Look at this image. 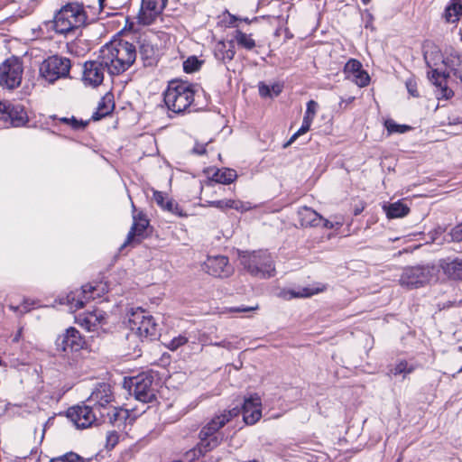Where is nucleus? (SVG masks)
Masks as SVG:
<instances>
[{
  "label": "nucleus",
  "mask_w": 462,
  "mask_h": 462,
  "mask_svg": "<svg viewBox=\"0 0 462 462\" xmlns=\"http://www.w3.org/2000/svg\"><path fill=\"white\" fill-rule=\"evenodd\" d=\"M106 71L110 76L126 71L136 60V48L125 41H113L103 46L99 51Z\"/></svg>",
  "instance_id": "1"
},
{
  "label": "nucleus",
  "mask_w": 462,
  "mask_h": 462,
  "mask_svg": "<svg viewBox=\"0 0 462 462\" xmlns=\"http://www.w3.org/2000/svg\"><path fill=\"white\" fill-rule=\"evenodd\" d=\"M442 63L446 69L439 72V69H435L428 73L430 80L436 86V96L438 98L449 99L453 97L454 92L447 86V79L453 76L456 79L462 82V54L455 50L447 52Z\"/></svg>",
  "instance_id": "2"
},
{
  "label": "nucleus",
  "mask_w": 462,
  "mask_h": 462,
  "mask_svg": "<svg viewBox=\"0 0 462 462\" xmlns=\"http://www.w3.org/2000/svg\"><path fill=\"white\" fill-rule=\"evenodd\" d=\"M239 414L237 408L225 410L215 415L200 430V442L197 448L187 453L189 457L202 456L208 451L215 448L220 443V439L215 434L223 428L228 421Z\"/></svg>",
  "instance_id": "3"
},
{
  "label": "nucleus",
  "mask_w": 462,
  "mask_h": 462,
  "mask_svg": "<svg viewBox=\"0 0 462 462\" xmlns=\"http://www.w3.org/2000/svg\"><path fill=\"white\" fill-rule=\"evenodd\" d=\"M87 14L84 6L79 3H69L56 12L53 21V30L61 35L73 33L87 23Z\"/></svg>",
  "instance_id": "4"
},
{
  "label": "nucleus",
  "mask_w": 462,
  "mask_h": 462,
  "mask_svg": "<svg viewBox=\"0 0 462 462\" xmlns=\"http://www.w3.org/2000/svg\"><path fill=\"white\" fill-rule=\"evenodd\" d=\"M198 90L197 85L178 80L171 81L164 93L165 105L173 113H183L192 106Z\"/></svg>",
  "instance_id": "5"
},
{
  "label": "nucleus",
  "mask_w": 462,
  "mask_h": 462,
  "mask_svg": "<svg viewBox=\"0 0 462 462\" xmlns=\"http://www.w3.org/2000/svg\"><path fill=\"white\" fill-rule=\"evenodd\" d=\"M241 263L251 275L256 278L268 279L276 273L274 262L267 251L246 253L241 256Z\"/></svg>",
  "instance_id": "6"
},
{
  "label": "nucleus",
  "mask_w": 462,
  "mask_h": 462,
  "mask_svg": "<svg viewBox=\"0 0 462 462\" xmlns=\"http://www.w3.org/2000/svg\"><path fill=\"white\" fill-rule=\"evenodd\" d=\"M106 292H107L106 283L98 282L95 285L89 283L83 285L79 290L70 291L65 297H60L59 303L68 305L70 310L75 311L81 309L86 301L99 298Z\"/></svg>",
  "instance_id": "7"
},
{
  "label": "nucleus",
  "mask_w": 462,
  "mask_h": 462,
  "mask_svg": "<svg viewBox=\"0 0 462 462\" xmlns=\"http://www.w3.org/2000/svg\"><path fill=\"white\" fill-rule=\"evenodd\" d=\"M23 60L15 56L5 59L0 64V88L6 90L17 88L23 80Z\"/></svg>",
  "instance_id": "8"
},
{
  "label": "nucleus",
  "mask_w": 462,
  "mask_h": 462,
  "mask_svg": "<svg viewBox=\"0 0 462 462\" xmlns=\"http://www.w3.org/2000/svg\"><path fill=\"white\" fill-rule=\"evenodd\" d=\"M128 327L141 339L156 336V323L152 315L142 308L132 309L128 315Z\"/></svg>",
  "instance_id": "9"
},
{
  "label": "nucleus",
  "mask_w": 462,
  "mask_h": 462,
  "mask_svg": "<svg viewBox=\"0 0 462 462\" xmlns=\"http://www.w3.org/2000/svg\"><path fill=\"white\" fill-rule=\"evenodd\" d=\"M71 68L69 58L53 55L45 59L40 65V76L49 83L68 78Z\"/></svg>",
  "instance_id": "10"
},
{
  "label": "nucleus",
  "mask_w": 462,
  "mask_h": 462,
  "mask_svg": "<svg viewBox=\"0 0 462 462\" xmlns=\"http://www.w3.org/2000/svg\"><path fill=\"white\" fill-rule=\"evenodd\" d=\"M435 277V268L429 265L403 268L399 279L402 287L411 290L424 286Z\"/></svg>",
  "instance_id": "11"
},
{
  "label": "nucleus",
  "mask_w": 462,
  "mask_h": 462,
  "mask_svg": "<svg viewBox=\"0 0 462 462\" xmlns=\"http://www.w3.org/2000/svg\"><path fill=\"white\" fill-rule=\"evenodd\" d=\"M130 393L134 398L143 403H148L156 399V385L153 376L148 374H141L131 379Z\"/></svg>",
  "instance_id": "12"
},
{
  "label": "nucleus",
  "mask_w": 462,
  "mask_h": 462,
  "mask_svg": "<svg viewBox=\"0 0 462 462\" xmlns=\"http://www.w3.org/2000/svg\"><path fill=\"white\" fill-rule=\"evenodd\" d=\"M67 417L79 429H86L99 423V414L92 405H77L68 409Z\"/></svg>",
  "instance_id": "13"
},
{
  "label": "nucleus",
  "mask_w": 462,
  "mask_h": 462,
  "mask_svg": "<svg viewBox=\"0 0 462 462\" xmlns=\"http://www.w3.org/2000/svg\"><path fill=\"white\" fill-rule=\"evenodd\" d=\"M105 71H106V66L99 54L97 60L85 62L82 81L86 86L97 88L103 83Z\"/></svg>",
  "instance_id": "14"
},
{
  "label": "nucleus",
  "mask_w": 462,
  "mask_h": 462,
  "mask_svg": "<svg viewBox=\"0 0 462 462\" xmlns=\"http://www.w3.org/2000/svg\"><path fill=\"white\" fill-rule=\"evenodd\" d=\"M55 345L58 350L63 352H77L85 346L86 341L81 337L79 330L73 327H69L62 334L59 335Z\"/></svg>",
  "instance_id": "15"
},
{
  "label": "nucleus",
  "mask_w": 462,
  "mask_h": 462,
  "mask_svg": "<svg viewBox=\"0 0 462 462\" xmlns=\"http://www.w3.org/2000/svg\"><path fill=\"white\" fill-rule=\"evenodd\" d=\"M203 270L217 278H227L232 275L234 268L225 255L208 256L203 264Z\"/></svg>",
  "instance_id": "16"
},
{
  "label": "nucleus",
  "mask_w": 462,
  "mask_h": 462,
  "mask_svg": "<svg viewBox=\"0 0 462 462\" xmlns=\"http://www.w3.org/2000/svg\"><path fill=\"white\" fill-rule=\"evenodd\" d=\"M113 401L114 395L111 386L107 383L98 384L88 398V402L91 403L93 408L97 411L101 418L105 416V412L103 411H106Z\"/></svg>",
  "instance_id": "17"
},
{
  "label": "nucleus",
  "mask_w": 462,
  "mask_h": 462,
  "mask_svg": "<svg viewBox=\"0 0 462 462\" xmlns=\"http://www.w3.org/2000/svg\"><path fill=\"white\" fill-rule=\"evenodd\" d=\"M167 0H142L138 22L143 25L152 24L162 14Z\"/></svg>",
  "instance_id": "18"
},
{
  "label": "nucleus",
  "mask_w": 462,
  "mask_h": 462,
  "mask_svg": "<svg viewBox=\"0 0 462 462\" xmlns=\"http://www.w3.org/2000/svg\"><path fill=\"white\" fill-rule=\"evenodd\" d=\"M243 418L246 424L254 425L262 417V402L258 394L250 395L245 399Z\"/></svg>",
  "instance_id": "19"
},
{
  "label": "nucleus",
  "mask_w": 462,
  "mask_h": 462,
  "mask_svg": "<svg viewBox=\"0 0 462 462\" xmlns=\"http://www.w3.org/2000/svg\"><path fill=\"white\" fill-rule=\"evenodd\" d=\"M78 323L88 331H96L105 324L106 313L100 310L88 311L77 318Z\"/></svg>",
  "instance_id": "20"
},
{
  "label": "nucleus",
  "mask_w": 462,
  "mask_h": 462,
  "mask_svg": "<svg viewBox=\"0 0 462 462\" xmlns=\"http://www.w3.org/2000/svg\"><path fill=\"white\" fill-rule=\"evenodd\" d=\"M318 106V103L314 100H310L307 103V107L300 128L291 137V139L284 145V147H287L288 145L291 144L300 135L306 134L310 130V125L316 116Z\"/></svg>",
  "instance_id": "21"
},
{
  "label": "nucleus",
  "mask_w": 462,
  "mask_h": 462,
  "mask_svg": "<svg viewBox=\"0 0 462 462\" xmlns=\"http://www.w3.org/2000/svg\"><path fill=\"white\" fill-rule=\"evenodd\" d=\"M2 119L10 121L14 127L23 126L28 121L27 114L22 106H9L2 113Z\"/></svg>",
  "instance_id": "22"
},
{
  "label": "nucleus",
  "mask_w": 462,
  "mask_h": 462,
  "mask_svg": "<svg viewBox=\"0 0 462 462\" xmlns=\"http://www.w3.org/2000/svg\"><path fill=\"white\" fill-rule=\"evenodd\" d=\"M214 57L226 64L231 61L236 55L234 41H218L213 48Z\"/></svg>",
  "instance_id": "23"
},
{
  "label": "nucleus",
  "mask_w": 462,
  "mask_h": 462,
  "mask_svg": "<svg viewBox=\"0 0 462 462\" xmlns=\"http://www.w3.org/2000/svg\"><path fill=\"white\" fill-rule=\"evenodd\" d=\"M133 225L127 235L125 242L122 245L121 248L131 244L136 236H142L146 227L149 225L148 219L143 213H138L137 215L133 216Z\"/></svg>",
  "instance_id": "24"
},
{
  "label": "nucleus",
  "mask_w": 462,
  "mask_h": 462,
  "mask_svg": "<svg viewBox=\"0 0 462 462\" xmlns=\"http://www.w3.org/2000/svg\"><path fill=\"white\" fill-rule=\"evenodd\" d=\"M103 411L105 416L103 418L99 416V423L108 422L114 426L120 427L128 418V411L122 408L110 406L106 411Z\"/></svg>",
  "instance_id": "25"
},
{
  "label": "nucleus",
  "mask_w": 462,
  "mask_h": 462,
  "mask_svg": "<svg viewBox=\"0 0 462 462\" xmlns=\"http://www.w3.org/2000/svg\"><path fill=\"white\" fill-rule=\"evenodd\" d=\"M444 57L439 47L435 44L427 43L423 46V58L427 66L431 69V71L435 69V67L440 62L442 63Z\"/></svg>",
  "instance_id": "26"
},
{
  "label": "nucleus",
  "mask_w": 462,
  "mask_h": 462,
  "mask_svg": "<svg viewBox=\"0 0 462 462\" xmlns=\"http://www.w3.org/2000/svg\"><path fill=\"white\" fill-rule=\"evenodd\" d=\"M298 217L302 226H318L321 224L323 217L309 207H301L298 210Z\"/></svg>",
  "instance_id": "27"
},
{
  "label": "nucleus",
  "mask_w": 462,
  "mask_h": 462,
  "mask_svg": "<svg viewBox=\"0 0 462 462\" xmlns=\"http://www.w3.org/2000/svg\"><path fill=\"white\" fill-rule=\"evenodd\" d=\"M440 267L448 278L462 280V258L442 260L440 262Z\"/></svg>",
  "instance_id": "28"
},
{
  "label": "nucleus",
  "mask_w": 462,
  "mask_h": 462,
  "mask_svg": "<svg viewBox=\"0 0 462 462\" xmlns=\"http://www.w3.org/2000/svg\"><path fill=\"white\" fill-rule=\"evenodd\" d=\"M209 206L219 208V209H226V208H234L240 212H245L252 208L251 203L243 202L240 200L235 199H221L208 202Z\"/></svg>",
  "instance_id": "29"
},
{
  "label": "nucleus",
  "mask_w": 462,
  "mask_h": 462,
  "mask_svg": "<svg viewBox=\"0 0 462 462\" xmlns=\"http://www.w3.org/2000/svg\"><path fill=\"white\" fill-rule=\"evenodd\" d=\"M462 14V1L450 0L449 4L446 6L443 17L448 23H455L458 21Z\"/></svg>",
  "instance_id": "30"
},
{
  "label": "nucleus",
  "mask_w": 462,
  "mask_h": 462,
  "mask_svg": "<svg viewBox=\"0 0 462 462\" xmlns=\"http://www.w3.org/2000/svg\"><path fill=\"white\" fill-rule=\"evenodd\" d=\"M322 289H313L310 287L298 288L293 290H288L282 292V297L285 300H291L293 298H307L314 294L322 291Z\"/></svg>",
  "instance_id": "31"
},
{
  "label": "nucleus",
  "mask_w": 462,
  "mask_h": 462,
  "mask_svg": "<svg viewBox=\"0 0 462 462\" xmlns=\"http://www.w3.org/2000/svg\"><path fill=\"white\" fill-rule=\"evenodd\" d=\"M237 178L236 171L229 168L217 170L211 177V180L221 184H229Z\"/></svg>",
  "instance_id": "32"
},
{
  "label": "nucleus",
  "mask_w": 462,
  "mask_h": 462,
  "mask_svg": "<svg viewBox=\"0 0 462 462\" xmlns=\"http://www.w3.org/2000/svg\"><path fill=\"white\" fill-rule=\"evenodd\" d=\"M234 40L237 45L246 51H253L256 47V42L252 34H247L237 29L234 32Z\"/></svg>",
  "instance_id": "33"
},
{
  "label": "nucleus",
  "mask_w": 462,
  "mask_h": 462,
  "mask_svg": "<svg viewBox=\"0 0 462 462\" xmlns=\"http://www.w3.org/2000/svg\"><path fill=\"white\" fill-rule=\"evenodd\" d=\"M140 55L145 66H152L156 61L155 49L144 41L140 45Z\"/></svg>",
  "instance_id": "34"
},
{
  "label": "nucleus",
  "mask_w": 462,
  "mask_h": 462,
  "mask_svg": "<svg viewBox=\"0 0 462 462\" xmlns=\"http://www.w3.org/2000/svg\"><path fill=\"white\" fill-rule=\"evenodd\" d=\"M408 213L409 208L401 201L392 203L386 208V215L389 218L402 217Z\"/></svg>",
  "instance_id": "35"
},
{
  "label": "nucleus",
  "mask_w": 462,
  "mask_h": 462,
  "mask_svg": "<svg viewBox=\"0 0 462 462\" xmlns=\"http://www.w3.org/2000/svg\"><path fill=\"white\" fill-rule=\"evenodd\" d=\"M153 199L156 202V204L159 207H161L163 210L174 212V210L177 208L173 201L171 199H167L165 194L161 191L155 190L153 192Z\"/></svg>",
  "instance_id": "36"
},
{
  "label": "nucleus",
  "mask_w": 462,
  "mask_h": 462,
  "mask_svg": "<svg viewBox=\"0 0 462 462\" xmlns=\"http://www.w3.org/2000/svg\"><path fill=\"white\" fill-rule=\"evenodd\" d=\"M415 370V366L412 364H409L407 361H400L391 370V374L393 375H402L405 378L408 374H411Z\"/></svg>",
  "instance_id": "37"
},
{
  "label": "nucleus",
  "mask_w": 462,
  "mask_h": 462,
  "mask_svg": "<svg viewBox=\"0 0 462 462\" xmlns=\"http://www.w3.org/2000/svg\"><path fill=\"white\" fill-rule=\"evenodd\" d=\"M114 105L106 103L105 98H103L99 103L97 111L93 114L92 119L97 121L109 115L113 110Z\"/></svg>",
  "instance_id": "38"
},
{
  "label": "nucleus",
  "mask_w": 462,
  "mask_h": 462,
  "mask_svg": "<svg viewBox=\"0 0 462 462\" xmlns=\"http://www.w3.org/2000/svg\"><path fill=\"white\" fill-rule=\"evenodd\" d=\"M202 61L196 56H190L183 62V69L186 73H192L199 70Z\"/></svg>",
  "instance_id": "39"
},
{
  "label": "nucleus",
  "mask_w": 462,
  "mask_h": 462,
  "mask_svg": "<svg viewBox=\"0 0 462 462\" xmlns=\"http://www.w3.org/2000/svg\"><path fill=\"white\" fill-rule=\"evenodd\" d=\"M360 69H362L361 62L357 60L350 59L344 67V73L346 75V78H351Z\"/></svg>",
  "instance_id": "40"
},
{
  "label": "nucleus",
  "mask_w": 462,
  "mask_h": 462,
  "mask_svg": "<svg viewBox=\"0 0 462 462\" xmlns=\"http://www.w3.org/2000/svg\"><path fill=\"white\" fill-rule=\"evenodd\" d=\"M384 125L389 134H393V133L403 134L411 129V127L409 125H398L392 119L386 120L384 123Z\"/></svg>",
  "instance_id": "41"
},
{
  "label": "nucleus",
  "mask_w": 462,
  "mask_h": 462,
  "mask_svg": "<svg viewBox=\"0 0 462 462\" xmlns=\"http://www.w3.org/2000/svg\"><path fill=\"white\" fill-rule=\"evenodd\" d=\"M351 78L353 79V81L360 88L366 87L370 82V77L368 73L363 69Z\"/></svg>",
  "instance_id": "42"
},
{
  "label": "nucleus",
  "mask_w": 462,
  "mask_h": 462,
  "mask_svg": "<svg viewBox=\"0 0 462 462\" xmlns=\"http://www.w3.org/2000/svg\"><path fill=\"white\" fill-rule=\"evenodd\" d=\"M50 462H84V460L78 454L69 452L63 456L52 458Z\"/></svg>",
  "instance_id": "43"
},
{
  "label": "nucleus",
  "mask_w": 462,
  "mask_h": 462,
  "mask_svg": "<svg viewBox=\"0 0 462 462\" xmlns=\"http://www.w3.org/2000/svg\"><path fill=\"white\" fill-rule=\"evenodd\" d=\"M186 343H188V337L183 335H179L178 337H173L166 346L170 350L175 351Z\"/></svg>",
  "instance_id": "44"
},
{
  "label": "nucleus",
  "mask_w": 462,
  "mask_h": 462,
  "mask_svg": "<svg viewBox=\"0 0 462 462\" xmlns=\"http://www.w3.org/2000/svg\"><path fill=\"white\" fill-rule=\"evenodd\" d=\"M405 85H406L407 91L411 96H412L414 97H419V92L417 90V83L414 79H407Z\"/></svg>",
  "instance_id": "45"
},
{
  "label": "nucleus",
  "mask_w": 462,
  "mask_h": 462,
  "mask_svg": "<svg viewBox=\"0 0 462 462\" xmlns=\"http://www.w3.org/2000/svg\"><path fill=\"white\" fill-rule=\"evenodd\" d=\"M450 236L453 241H462V223L453 227L450 231Z\"/></svg>",
  "instance_id": "46"
},
{
  "label": "nucleus",
  "mask_w": 462,
  "mask_h": 462,
  "mask_svg": "<svg viewBox=\"0 0 462 462\" xmlns=\"http://www.w3.org/2000/svg\"><path fill=\"white\" fill-rule=\"evenodd\" d=\"M69 125L74 130H83L87 126V122L78 120L77 118L72 116L69 118Z\"/></svg>",
  "instance_id": "47"
},
{
  "label": "nucleus",
  "mask_w": 462,
  "mask_h": 462,
  "mask_svg": "<svg viewBox=\"0 0 462 462\" xmlns=\"http://www.w3.org/2000/svg\"><path fill=\"white\" fill-rule=\"evenodd\" d=\"M321 224L323 225L324 227L332 229V228H338V227L342 226L343 221L337 220V221L333 222L331 220L323 218V220L321 221Z\"/></svg>",
  "instance_id": "48"
},
{
  "label": "nucleus",
  "mask_w": 462,
  "mask_h": 462,
  "mask_svg": "<svg viewBox=\"0 0 462 462\" xmlns=\"http://www.w3.org/2000/svg\"><path fill=\"white\" fill-rule=\"evenodd\" d=\"M259 94L263 97H273L270 86L265 85L264 83H262V82L259 84Z\"/></svg>",
  "instance_id": "49"
},
{
  "label": "nucleus",
  "mask_w": 462,
  "mask_h": 462,
  "mask_svg": "<svg viewBox=\"0 0 462 462\" xmlns=\"http://www.w3.org/2000/svg\"><path fill=\"white\" fill-rule=\"evenodd\" d=\"M35 304H36V301L31 300L29 299H25L23 301V303L21 304L22 309H23L21 310V314H24L26 312H29L34 307Z\"/></svg>",
  "instance_id": "50"
},
{
  "label": "nucleus",
  "mask_w": 462,
  "mask_h": 462,
  "mask_svg": "<svg viewBox=\"0 0 462 462\" xmlns=\"http://www.w3.org/2000/svg\"><path fill=\"white\" fill-rule=\"evenodd\" d=\"M208 143H197L192 149V152L198 155H202L206 152V146Z\"/></svg>",
  "instance_id": "51"
},
{
  "label": "nucleus",
  "mask_w": 462,
  "mask_h": 462,
  "mask_svg": "<svg viewBox=\"0 0 462 462\" xmlns=\"http://www.w3.org/2000/svg\"><path fill=\"white\" fill-rule=\"evenodd\" d=\"M271 88V92L273 96H278L282 92V86L279 84H274Z\"/></svg>",
  "instance_id": "52"
},
{
  "label": "nucleus",
  "mask_w": 462,
  "mask_h": 462,
  "mask_svg": "<svg viewBox=\"0 0 462 462\" xmlns=\"http://www.w3.org/2000/svg\"><path fill=\"white\" fill-rule=\"evenodd\" d=\"M257 307H247V308H232L230 310L235 312H247L256 310Z\"/></svg>",
  "instance_id": "53"
},
{
  "label": "nucleus",
  "mask_w": 462,
  "mask_h": 462,
  "mask_svg": "<svg viewBox=\"0 0 462 462\" xmlns=\"http://www.w3.org/2000/svg\"><path fill=\"white\" fill-rule=\"evenodd\" d=\"M117 442V435L116 433H111L107 437V443L110 444L112 447L116 445Z\"/></svg>",
  "instance_id": "54"
},
{
  "label": "nucleus",
  "mask_w": 462,
  "mask_h": 462,
  "mask_svg": "<svg viewBox=\"0 0 462 462\" xmlns=\"http://www.w3.org/2000/svg\"><path fill=\"white\" fill-rule=\"evenodd\" d=\"M355 97H350L346 99H342L339 103L340 107L346 108L349 104H351L354 101Z\"/></svg>",
  "instance_id": "55"
},
{
  "label": "nucleus",
  "mask_w": 462,
  "mask_h": 462,
  "mask_svg": "<svg viewBox=\"0 0 462 462\" xmlns=\"http://www.w3.org/2000/svg\"><path fill=\"white\" fill-rule=\"evenodd\" d=\"M8 307H9V309H10L11 310H13L14 312H19L20 314H21V310H23L21 305H13V304H10Z\"/></svg>",
  "instance_id": "56"
},
{
  "label": "nucleus",
  "mask_w": 462,
  "mask_h": 462,
  "mask_svg": "<svg viewBox=\"0 0 462 462\" xmlns=\"http://www.w3.org/2000/svg\"><path fill=\"white\" fill-rule=\"evenodd\" d=\"M229 18H230L229 25L233 26V27H236V25L235 24V22L239 21L240 18H238L233 14H229Z\"/></svg>",
  "instance_id": "57"
},
{
  "label": "nucleus",
  "mask_w": 462,
  "mask_h": 462,
  "mask_svg": "<svg viewBox=\"0 0 462 462\" xmlns=\"http://www.w3.org/2000/svg\"><path fill=\"white\" fill-rule=\"evenodd\" d=\"M22 337V328H20L13 338V342H18Z\"/></svg>",
  "instance_id": "58"
},
{
  "label": "nucleus",
  "mask_w": 462,
  "mask_h": 462,
  "mask_svg": "<svg viewBox=\"0 0 462 462\" xmlns=\"http://www.w3.org/2000/svg\"><path fill=\"white\" fill-rule=\"evenodd\" d=\"M228 344L229 343H226V341H221V342L214 343L213 345L217 346L226 347Z\"/></svg>",
  "instance_id": "59"
},
{
  "label": "nucleus",
  "mask_w": 462,
  "mask_h": 462,
  "mask_svg": "<svg viewBox=\"0 0 462 462\" xmlns=\"http://www.w3.org/2000/svg\"><path fill=\"white\" fill-rule=\"evenodd\" d=\"M59 121L63 123V124H66V125H69V117H60L59 118Z\"/></svg>",
  "instance_id": "60"
},
{
  "label": "nucleus",
  "mask_w": 462,
  "mask_h": 462,
  "mask_svg": "<svg viewBox=\"0 0 462 462\" xmlns=\"http://www.w3.org/2000/svg\"><path fill=\"white\" fill-rule=\"evenodd\" d=\"M239 21H243V22H245V23H250L252 22V21H251V20H249L248 18H243V19H242V18H240V19H239Z\"/></svg>",
  "instance_id": "61"
},
{
  "label": "nucleus",
  "mask_w": 462,
  "mask_h": 462,
  "mask_svg": "<svg viewBox=\"0 0 462 462\" xmlns=\"http://www.w3.org/2000/svg\"><path fill=\"white\" fill-rule=\"evenodd\" d=\"M104 1H105V0H98V4H99L100 7H102V6H103V3H104Z\"/></svg>",
  "instance_id": "62"
},
{
  "label": "nucleus",
  "mask_w": 462,
  "mask_h": 462,
  "mask_svg": "<svg viewBox=\"0 0 462 462\" xmlns=\"http://www.w3.org/2000/svg\"><path fill=\"white\" fill-rule=\"evenodd\" d=\"M362 2H363L365 5H367V4L370 2V0H362Z\"/></svg>",
  "instance_id": "63"
},
{
  "label": "nucleus",
  "mask_w": 462,
  "mask_h": 462,
  "mask_svg": "<svg viewBox=\"0 0 462 462\" xmlns=\"http://www.w3.org/2000/svg\"><path fill=\"white\" fill-rule=\"evenodd\" d=\"M132 208H133V209H135L134 203H132Z\"/></svg>",
  "instance_id": "64"
}]
</instances>
